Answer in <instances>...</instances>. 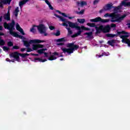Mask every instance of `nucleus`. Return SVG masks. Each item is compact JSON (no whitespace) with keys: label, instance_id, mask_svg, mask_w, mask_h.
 <instances>
[{"label":"nucleus","instance_id":"37998d69","mask_svg":"<svg viewBox=\"0 0 130 130\" xmlns=\"http://www.w3.org/2000/svg\"><path fill=\"white\" fill-rule=\"evenodd\" d=\"M13 49H20V47L19 46H13Z\"/></svg>","mask_w":130,"mask_h":130},{"label":"nucleus","instance_id":"2f4dec72","mask_svg":"<svg viewBox=\"0 0 130 130\" xmlns=\"http://www.w3.org/2000/svg\"><path fill=\"white\" fill-rule=\"evenodd\" d=\"M77 21L80 24H84L85 23V19H78Z\"/></svg>","mask_w":130,"mask_h":130},{"label":"nucleus","instance_id":"6e6d98bb","mask_svg":"<svg viewBox=\"0 0 130 130\" xmlns=\"http://www.w3.org/2000/svg\"><path fill=\"white\" fill-rule=\"evenodd\" d=\"M25 50H26V49L25 48H23L20 49V51H21V52H24Z\"/></svg>","mask_w":130,"mask_h":130},{"label":"nucleus","instance_id":"052dcab7","mask_svg":"<svg viewBox=\"0 0 130 130\" xmlns=\"http://www.w3.org/2000/svg\"><path fill=\"white\" fill-rule=\"evenodd\" d=\"M6 61H9V62H11L12 61V60L10 59L9 58H6Z\"/></svg>","mask_w":130,"mask_h":130},{"label":"nucleus","instance_id":"20e7f679","mask_svg":"<svg viewBox=\"0 0 130 130\" xmlns=\"http://www.w3.org/2000/svg\"><path fill=\"white\" fill-rule=\"evenodd\" d=\"M118 34L120 36V38L122 39V43H125V44H127L129 47H130V40L127 39L129 37L130 34L129 32H127L124 30L121 31H118Z\"/></svg>","mask_w":130,"mask_h":130},{"label":"nucleus","instance_id":"f257e3e1","mask_svg":"<svg viewBox=\"0 0 130 130\" xmlns=\"http://www.w3.org/2000/svg\"><path fill=\"white\" fill-rule=\"evenodd\" d=\"M104 17L105 18H107V17H110L111 18V22L112 23H114L115 22H118V23H120L122 21L124 20V18L126 17V14H123V15L121 16L120 14L117 13L116 12H114L110 14L108 13H106Z\"/></svg>","mask_w":130,"mask_h":130},{"label":"nucleus","instance_id":"49530a36","mask_svg":"<svg viewBox=\"0 0 130 130\" xmlns=\"http://www.w3.org/2000/svg\"><path fill=\"white\" fill-rule=\"evenodd\" d=\"M43 47H44L43 45L38 44V48H43Z\"/></svg>","mask_w":130,"mask_h":130},{"label":"nucleus","instance_id":"423d86ee","mask_svg":"<svg viewBox=\"0 0 130 130\" xmlns=\"http://www.w3.org/2000/svg\"><path fill=\"white\" fill-rule=\"evenodd\" d=\"M15 25H16V22H15V20H12L11 23L8 24L7 22H4V27L5 29L9 30V33L11 34V32H13V30L15 29Z\"/></svg>","mask_w":130,"mask_h":130},{"label":"nucleus","instance_id":"393cba45","mask_svg":"<svg viewBox=\"0 0 130 130\" xmlns=\"http://www.w3.org/2000/svg\"><path fill=\"white\" fill-rule=\"evenodd\" d=\"M4 18L5 20H7V21H11V16H10V15L5 14L4 16Z\"/></svg>","mask_w":130,"mask_h":130},{"label":"nucleus","instance_id":"f03ea898","mask_svg":"<svg viewBox=\"0 0 130 130\" xmlns=\"http://www.w3.org/2000/svg\"><path fill=\"white\" fill-rule=\"evenodd\" d=\"M35 27L38 28L40 34H44V36H47L48 34L46 33L47 28L45 25L44 24H40L39 25H33L32 28H30V32H31V33H35V32H36Z\"/></svg>","mask_w":130,"mask_h":130},{"label":"nucleus","instance_id":"bb28decb","mask_svg":"<svg viewBox=\"0 0 130 130\" xmlns=\"http://www.w3.org/2000/svg\"><path fill=\"white\" fill-rule=\"evenodd\" d=\"M29 55L30 54L28 53L21 54L19 53V56H21V57H22V58H24V57H26V56H29Z\"/></svg>","mask_w":130,"mask_h":130},{"label":"nucleus","instance_id":"6e6552de","mask_svg":"<svg viewBox=\"0 0 130 130\" xmlns=\"http://www.w3.org/2000/svg\"><path fill=\"white\" fill-rule=\"evenodd\" d=\"M90 22H92L94 23H98V22H101L102 23H108L110 19H103L100 17H96L94 19H90Z\"/></svg>","mask_w":130,"mask_h":130},{"label":"nucleus","instance_id":"f704fd0d","mask_svg":"<svg viewBox=\"0 0 130 130\" xmlns=\"http://www.w3.org/2000/svg\"><path fill=\"white\" fill-rule=\"evenodd\" d=\"M7 45L9 47H11L12 46H14V43L11 41H9L7 42Z\"/></svg>","mask_w":130,"mask_h":130},{"label":"nucleus","instance_id":"ddd939ff","mask_svg":"<svg viewBox=\"0 0 130 130\" xmlns=\"http://www.w3.org/2000/svg\"><path fill=\"white\" fill-rule=\"evenodd\" d=\"M120 6H123V7H130V0H124L120 4Z\"/></svg>","mask_w":130,"mask_h":130},{"label":"nucleus","instance_id":"0e129e2a","mask_svg":"<svg viewBox=\"0 0 130 130\" xmlns=\"http://www.w3.org/2000/svg\"><path fill=\"white\" fill-rule=\"evenodd\" d=\"M117 10H118V8L117 7H115L114 11L115 12L116 11H117Z\"/></svg>","mask_w":130,"mask_h":130},{"label":"nucleus","instance_id":"a878e982","mask_svg":"<svg viewBox=\"0 0 130 130\" xmlns=\"http://www.w3.org/2000/svg\"><path fill=\"white\" fill-rule=\"evenodd\" d=\"M85 13V9H82L80 11H76V13L77 15H84V13Z\"/></svg>","mask_w":130,"mask_h":130},{"label":"nucleus","instance_id":"473e14b6","mask_svg":"<svg viewBox=\"0 0 130 130\" xmlns=\"http://www.w3.org/2000/svg\"><path fill=\"white\" fill-rule=\"evenodd\" d=\"M84 35H87V37H91L93 35V32H85L84 33Z\"/></svg>","mask_w":130,"mask_h":130},{"label":"nucleus","instance_id":"3c124183","mask_svg":"<svg viewBox=\"0 0 130 130\" xmlns=\"http://www.w3.org/2000/svg\"><path fill=\"white\" fill-rule=\"evenodd\" d=\"M3 3L4 4V1L0 2V8H4V5H3Z\"/></svg>","mask_w":130,"mask_h":130},{"label":"nucleus","instance_id":"864d4df0","mask_svg":"<svg viewBox=\"0 0 130 130\" xmlns=\"http://www.w3.org/2000/svg\"><path fill=\"white\" fill-rule=\"evenodd\" d=\"M45 2L46 3V4H47L48 5V6L50 5V3H49V1H48V0H45Z\"/></svg>","mask_w":130,"mask_h":130},{"label":"nucleus","instance_id":"4be33fe9","mask_svg":"<svg viewBox=\"0 0 130 130\" xmlns=\"http://www.w3.org/2000/svg\"><path fill=\"white\" fill-rule=\"evenodd\" d=\"M56 42H66V38H61L60 39H58L55 40Z\"/></svg>","mask_w":130,"mask_h":130},{"label":"nucleus","instance_id":"7c9ffc66","mask_svg":"<svg viewBox=\"0 0 130 130\" xmlns=\"http://www.w3.org/2000/svg\"><path fill=\"white\" fill-rule=\"evenodd\" d=\"M80 29H82V30H84V31H90V30H91V29L86 27L84 26H81Z\"/></svg>","mask_w":130,"mask_h":130},{"label":"nucleus","instance_id":"a211bd4d","mask_svg":"<svg viewBox=\"0 0 130 130\" xmlns=\"http://www.w3.org/2000/svg\"><path fill=\"white\" fill-rule=\"evenodd\" d=\"M115 43H116V40H111L108 41V44L111 46H114Z\"/></svg>","mask_w":130,"mask_h":130},{"label":"nucleus","instance_id":"412c9836","mask_svg":"<svg viewBox=\"0 0 130 130\" xmlns=\"http://www.w3.org/2000/svg\"><path fill=\"white\" fill-rule=\"evenodd\" d=\"M27 2H29V0H23L19 2V7H22V6H24V5H25V4H26V3H27Z\"/></svg>","mask_w":130,"mask_h":130},{"label":"nucleus","instance_id":"69168bd1","mask_svg":"<svg viewBox=\"0 0 130 130\" xmlns=\"http://www.w3.org/2000/svg\"><path fill=\"white\" fill-rule=\"evenodd\" d=\"M56 12L57 13H58L59 14H60V15L61 14V12L60 11H59V10H56Z\"/></svg>","mask_w":130,"mask_h":130},{"label":"nucleus","instance_id":"cd10ccee","mask_svg":"<svg viewBox=\"0 0 130 130\" xmlns=\"http://www.w3.org/2000/svg\"><path fill=\"white\" fill-rule=\"evenodd\" d=\"M57 57H55V56H54L53 55H51L49 58V60H55Z\"/></svg>","mask_w":130,"mask_h":130},{"label":"nucleus","instance_id":"72a5a7b5","mask_svg":"<svg viewBox=\"0 0 130 130\" xmlns=\"http://www.w3.org/2000/svg\"><path fill=\"white\" fill-rule=\"evenodd\" d=\"M66 29H68V35H72V34H73V31L72 30H71V28H70V27H66Z\"/></svg>","mask_w":130,"mask_h":130},{"label":"nucleus","instance_id":"2eb2a0df","mask_svg":"<svg viewBox=\"0 0 130 130\" xmlns=\"http://www.w3.org/2000/svg\"><path fill=\"white\" fill-rule=\"evenodd\" d=\"M16 30H17V31H19V32H20L21 34H22V35H25V32H24V30H23L22 28H21L19 23H16Z\"/></svg>","mask_w":130,"mask_h":130},{"label":"nucleus","instance_id":"338daca9","mask_svg":"<svg viewBox=\"0 0 130 130\" xmlns=\"http://www.w3.org/2000/svg\"><path fill=\"white\" fill-rule=\"evenodd\" d=\"M3 26L0 25V31H3Z\"/></svg>","mask_w":130,"mask_h":130},{"label":"nucleus","instance_id":"aec40b11","mask_svg":"<svg viewBox=\"0 0 130 130\" xmlns=\"http://www.w3.org/2000/svg\"><path fill=\"white\" fill-rule=\"evenodd\" d=\"M54 15L56 17V18H59L60 19V20H61L62 22H67V19L63 18L62 16H60L56 14H54Z\"/></svg>","mask_w":130,"mask_h":130},{"label":"nucleus","instance_id":"09e8293b","mask_svg":"<svg viewBox=\"0 0 130 130\" xmlns=\"http://www.w3.org/2000/svg\"><path fill=\"white\" fill-rule=\"evenodd\" d=\"M58 46H62V45H64V43H59L56 44Z\"/></svg>","mask_w":130,"mask_h":130},{"label":"nucleus","instance_id":"4c0bfd02","mask_svg":"<svg viewBox=\"0 0 130 130\" xmlns=\"http://www.w3.org/2000/svg\"><path fill=\"white\" fill-rule=\"evenodd\" d=\"M12 0H5L3 1L4 4H8V5H10L11 4V2H12Z\"/></svg>","mask_w":130,"mask_h":130},{"label":"nucleus","instance_id":"f3484780","mask_svg":"<svg viewBox=\"0 0 130 130\" xmlns=\"http://www.w3.org/2000/svg\"><path fill=\"white\" fill-rule=\"evenodd\" d=\"M19 13H20V10L19 9V7H17L13 12V15L16 17V18H17Z\"/></svg>","mask_w":130,"mask_h":130},{"label":"nucleus","instance_id":"58836bf2","mask_svg":"<svg viewBox=\"0 0 130 130\" xmlns=\"http://www.w3.org/2000/svg\"><path fill=\"white\" fill-rule=\"evenodd\" d=\"M99 2H100V0H94L93 2V6H95V5L99 4Z\"/></svg>","mask_w":130,"mask_h":130},{"label":"nucleus","instance_id":"603ef678","mask_svg":"<svg viewBox=\"0 0 130 130\" xmlns=\"http://www.w3.org/2000/svg\"><path fill=\"white\" fill-rule=\"evenodd\" d=\"M49 29H51V30H54L55 27L53 26H49Z\"/></svg>","mask_w":130,"mask_h":130},{"label":"nucleus","instance_id":"c03bdc74","mask_svg":"<svg viewBox=\"0 0 130 130\" xmlns=\"http://www.w3.org/2000/svg\"><path fill=\"white\" fill-rule=\"evenodd\" d=\"M52 54L54 56H58V55H59V54H58V53H57V52H54L52 53Z\"/></svg>","mask_w":130,"mask_h":130},{"label":"nucleus","instance_id":"ea45409f","mask_svg":"<svg viewBox=\"0 0 130 130\" xmlns=\"http://www.w3.org/2000/svg\"><path fill=\"white\" fill-rule=\"evenodd\" d=\"M3 48L4 51H9V50L10 49V48L7 46H4Z\"/></svg>","mask_w":130,"mask_h":130},{"label":"nucleus","instance_id":"a18cd8bd","mask_svg":"<svg viewBox=\"0 0 130 130\" xmlns=\"http://www.w3.org/2000/svg\"><path fill=\"white\" fill-rule=\"evenodd\" d=\"M110 28H115V27H116V24H114V23H112L110 25Z\"/></svg>","mask_w":130,"mask_h":130},{"label":"nucleus","instance_id":"5701e85b","mask_svg":"<svg viewBox=\"0 0 130 130\" xmlns=\"http://www.w3.org/2000/svg\"><path fill=\"white\" fill-rule=\"evenodd\" d=\"M35 60H39L41 62H45V61H47V59H41L40 58H35Z\"/></svg>","mask_w":130,"mask_h":130},{"label":"nucleus","instance_id":"6ab92c4d","mask_svg":"<svg viewBox=\"0 0 130 130\" xmlns=\"http://www.w3.org/2000/svg\"><path fill=\"white\" fill-rule=\"evenodd\" d=\"M76 4L78 6L81 5V7H84V6H87V2L85 1H81V3L79 2H76Z\"/></svg>","mask_w":130,"mask_h":130},{"label":"nucleus","instance_id":"9d476101","mask_svg":"<svg viewBox=\"0 0 130 130\" xmlns=\"http://www.w3.org/2000/svg\"><path fill=\"white\" fill-rule=\"evenodd\" d=\"M114 8L112 3L108 4L103 7V9L104 11H110L112 9Z\"/></svg>","mask_w":130,"mask_h":130},{"label":"nucleus","instance_id":"4468645a","mask_svg":"<svg viewBox=\"0 0 130 130\" xmlns=\"http://www.w3.org/2000/svg\"><path fill=\"white\" fill-rule=\"evenodd\" d=\"M96 34H100L101 32H103V25H100L99 27L95 26Z\"/></svg>","mask_w":130,"mask_h":130},{"label":"nucleus","instance_id":"39448f33","mask_svg":"<svg viewBox=\"0 0 130 130\" xmlns=\"http://www.w3.org/2000/svg\"><path fill=\"white\" fill-rule=\"evenodd\" d=\"M67 23L70 28L76 29V30H78L76 34L71 36L72 38H76V37H78V36L81 35L82 31L81 30V26H79L77 22L74 23L71 21H68Z\"/></svg>","mask_w":130,"mask_h":130},{"label":"nucleus","instance_id":"f8f14e48","mask_svg":"<svg viewBox=\"0 0 130 130\" xmlns=\"http://www.w3.org/2000/svg\"><path fill=\"white\" fill-rule=\"evenodd\" d=\"M110 29H111V28H110V26L109 25H107L105 26L103 25V33H109V32L110 31Z\"/></svg>","mask_w":130,"mask_h":130},{"label":"nucleus","instance_id":"de8ad7c7","mask_svg":"<svg viewBox=\"0 0 130 130\" xmlns=\"http://www.w3.org/2000/svg\"><path fill=\"white\" fill-rule=\"evenodd\" d=\"M31 51H33V50L31 49L30 48H27L26 50L27 52H31Z\"/></svg>","mask_w":130,"mask_h":130},{"label":"nucleus","instance_id":"c85d7f7f","mask_svg":"<svg viewBox=\"0 0 130 130\" xmlns=\"http://www.w3.org/2000/svg\"><path fill=\"white\" fill-rule=\"evenodd\" d=\"M5 44H6V42L2 39V37H0V46H4Z\"/></svg>","mask_w":130,"mask_h":130},{"label":"nucleus","instance_id":"680f3d73","mask_svg":"<svg viewBox=\"0 0 130 130\" xmlns=\"http://www.w3.org/2000/svg\"><path fill=\"white\" fill-rule=\"evenodd\" d=\"M6 15H8V16L11 17V14H10V11H8L7 12V14H6Z\"/></svg>","mask_w":130,"mask_h":130},{"label":"nucleus","instance_id":"dca6fc26","mask_svg":"<svg viewBox=\"0 0 130 130\" xmlns=\"http://www.w3.org/2000/svg\"><path fill=\"white\" fill-rule=\"evenodd\" d=\"M118 30H117V34H106V36L108 38H113V37H118Z\"/></svg>","mask_w":130,"mask_h":130},{"label":"nucleus","instance_id":"8fccbe9b","mask_svg":"<svg viewBox=\"0 0 130 130\" xmlns=\"http://www.w3.org/2000/svg\"><path fill=\"white\" fill-rule=\"evenodd\" d=\"M48 7H49L50 10H52V11L54 10V8L52 7V6L51 5V4H50L49 5H48Z\"/></svg>","mask_w":130,"mask_h":130},{"label":"nucleus","instance_id":"5fc2aeb1","mask_svg":"<svg viewBox=\"0 0 130 130\" xmlns=\"http://www.w3.org/2000/svg\"><path fill=\"white\" fill-rule=\"evenodd\" d=\"M61 15H62V16H63V17H65L66 18H67V17H68V16L64 13H61Z\"/></svg>","mask_w":130,"mask_h":130},{"label":"nucleus","instance_id":"c756f323","mask_svg":"<svg viewBox=\"0 0 130 130\" xmlns=\"http://www.w3.org/2000/svg\"><path fill=\"white\" fill-rule=\"evenodd\" d=\"M87 26H89V27H95V28H96V24L95 23H87Z\"/></svg>","mask_w":130,"mask_h":130},{"label":"nucleus","instance_id":"a19ab883","mask_svg":"<svg viewBox=\"0 0 130 130\" xmlns=\"http://www.w3.org/2000/svg\"><path fill=\"white\" fill-rule=\"evenodd\" d=\"M38 52L39 53V54H42L43 53H44V52L43 49L38 50Z\"/></svg>","mask_w":130,"mask_h":130},{"label":"nucleus","instance_id":"79ce46f5","mask_svg":"<svg viewBox=\"0 0 130 130\" xmlns=\"http://www.w3.org/2000/svg\"><path fill=\"white\" fill-rule=\"evenodd\" d=\"M55 36H59L60 35V31L59 30H57L56 33L54 34Z\"/></svg>","mask_w":130,"mask_h":130},{"label":"nucleus","instance_id":"9b49d317","mask_svg":"<svg viewBox=\"0 0 130 130\" xmlns=\"http://www.w3.org/2000/svg\"><path fill=\"white\" fill-rule=\"evenodd\" d=\"M10 35H12L13 37H16V38H20V39L24 38V36L19 35L18 33L14 31H10Z\"/></svg>","mask_w":130,"mask_h":130},{"label":"nucleus","instance_id":"0eeeda50","mask_svg":"<svg viewBox=\"0 0 130 130\" xmlns=\"http://www.w3.org/2000/svg\"><path fill=\"white\" fill-rule=\"evenodd\" d=\"M44 42H46V41L38 39L30 40L29 42L28 41L23 40V45L25 47H29L30 44H32V43H43Z\"/></svg>","mask_w":130,"mask_h":130},{"label":"nucleus","instance_id":"1a4fd4ad","mask_svg":"<svg viewBox=\"0 0 130 130\" xmlns=\"http://www.w3.org/2000/svg\"><path fill=\"white\" fill-rule=\"evenodd\" d=\"M10 57L15 58L16 61L20 62V53L18 52H14L10 54Z\"/></svg>","mask_w":130,"mask_h":130},{"label":"nucleus","instance_id":"b1692460","mask_svg":"<svg viewBox=\"0 0 130 130\" xmlns=\"http://www.w3.org/2000/svg\"><path fill=\"white\" fill-rule=\"evenodd\" d=\"M110 54H109V52H103L101 55H100L99 56V57H101V56H108Z\"/></svg>","mask_w":130,"mask_h":130},{"label":"nucleus","instance_id":"e2e57ef3","mask_svg":"<svg viewBox=\"0 0 130 130\" xmlns=\"http://www.w3.org/2000/svg\"><path fill=\"white\" fill-rule=\"evenodd\" d=\"M5 34L3 32H0V36H4Z\"/></svg>","mask_w":130,"mask_h":130},{"label":"nucleus","instance_id":"bf43d9fd","mask_svg":"<svg viewBox=\"0 0 130 130\" xmlns=\"http://www.w3.org/2000/svg\"><path fill=\"white\" fill-rule=\"evenodd\" d=\"M103 11H104V9L103 8L102 9H101V10H100L99 13H100V14H101V13H103Z\"/></svg>","mask_w":130,"mask_h":130},{"label":"nucleus","instance_id":"e433bc0d","mask_svg":"<svg viewBox=\"0 0 130 130\" xmlns=\"http://www.w3.org/2000/svg\"><path fill=\"white\" fill-rule=\"evenodd\" d=\"M32 49L33 50H37L38 49V45H33Z\"/></svg>","mask_w":130,"mask_h":130},{"label":"nucleus","instance_id":"774afa93","mask_svg":"<svg viewBox=\"0 0 130 130\" xmlns=\"http://www.w3.org/2000/svg\"><path fill=\"white\" fill-rule=\"evenodd\" d=\"M3 21V16H1L0 17V22H2Z\"/></svg>","mask_w":130,"mask_h":130},{"label":"nucleus","instance_id":"13d9d810","mask_svg":"<svg viewBox=\"0 0 130 130\" xmlns=\"http://www.w3.org/2000/svg\"><path fill=\"white\" fill-rule=\"evenodd\" d=\"M43 53H44V54H45V57H48V55H47V54H48V53L44 52Z\"/></svg>","mask_w":130,"mask_h":130},{"label":"nucleus","instance_id":"4d7b16f0","mask_svg":"<svg viewBox=\"0 0 130 130\" xmlns=\"http://www.w3.org/2000/svg\"><path fill=\"white\" fill-rule=\"evenodd\" d=\"M31 55H32L33 56H38V54H34V53H31Z\"/></svg>","mask_w":130,"mask_h":130},{"label":"nucleus","instance_id":"c9c22d12","mask_svg":"<svg viewBox=\"0 0 130 130\" xmlns=\"http://www.w3.org/2000/svg\"><path fill=\"white\" fill-rule=\"evenodd\" d=\"M68 22H69V21L66 20V21L64 22V23L62 24V26H63L64 27H68L69 25L68 24Z\"/></svg>","mask_w":130,"mask_h":130},{"label":"nucleus","instance_id":"7ed1b4c3","mask_svg":"<svg viewBox=\"0 0 130 130\" xmlns=\"http://www.w3.org/2000/svg\"><path fill=\"white\" fill-rule=\"evenodd\" d=\"M67 47L69 48H62L61 50L63 51V53L71 54V53H74V50H78L80 46L79 45H75V43H71L67 44Z\"/></svg>","mask_w":130,"mask_h":130}]
</instances>
